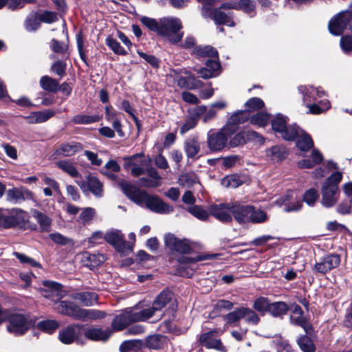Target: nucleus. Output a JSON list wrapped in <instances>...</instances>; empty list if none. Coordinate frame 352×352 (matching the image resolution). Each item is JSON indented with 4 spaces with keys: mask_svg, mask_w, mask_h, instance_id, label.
Returning <instances> with one entry per match:
<instances>
[{
    "mask_svg": "<svg viewBox=\"0 0 352 352\" xmlns=\"http://www.w3.org/2000/svg\"><path fill=\"white\" fill-rule=\"evenodd\" d=\"M270 305V302L267 298L259 297L254 301L253 308L261 315H265L266 312H268Z\"/></svg>",
    "mask_w": 352,
    "mask_h": 352,
    "instance_id": "nucleus-37",
    "label": "nucleus"
},
{
    "mask_svg": "<svg viewBox=\"0 0 352 352\" xmlns=\"http://www.w3.org/2000/svg\"><path fill=\"white\" fill-rule=\"evenodd\" d=\"M199 183V179L193 172L182 173L178 178V184L186 188H190Z\"/></svg>",
    "mask_w": 352,
    "mask_h": 352,
    "instance_id": "nucleus-27",
    "label": "nucleus"
},
{
    "mask_svg": "<svg viewBox=\"0 0 352 352\" xmlns=\"http://www.w3.org/2000/svg\"><path fill=\"white\" fill-rule=\"evenodd\" d=\"M184 149L188 158H197V156L201 150L199 138L195 136L187 138L184 143Z\"/></svg>",
    "mask_w": 352,
    "mask_h": 352,
    "instance_id": "nucleus-20",
    "label": "nucleus"
},
{
    "mask_svg": "<svg viewBox=\"0 0 352 352\" xmlns=\"http://www.w3.org/2000/svg\"><path fill=\"white\" fill-rule=\"evenodd\" d=\"M104 239L118 252L125 253L132 250V248L124 241V236L118 230L107 232L104 236Z\"/></svg>",
    "mask_w": 352,
    "mask_h": 352,
    "instance_id": "nucleus-14",
    "label": "nucleus"
},
{
    "mask_svg": "<svg viewBox=\"0 0 352 352\" xmlns=\"http://www.w3.org/2000/svg\"><path fill=\"white\" fill-rule=\"evenodd\" d=\"M264 107L263 101L259 98H252L245 103V110L247 111H255Z\"/></svg>",
    "mask_w": 352,
    "mask_h": 352,
    "instance_id": "nucleus-45",
    "label": "nucleus"
},
{
    "mask_svg": "<svg viewBox=\"0 0 352 352\" xmlns=\"http://www.w3.org/2000/svg\"><path fill=\"white\" fill-rule=\"evenodd\" d=\"M268 217L267 213L260 209L251 206V212L249 218V223H262L267 221Z\"/></svg>",
    "mask_w": 352,
    "mask_h": 352,
    "instance_id": "nucleus-31",
    "label": "nucleus"
},
{
    "mask_svg": "<svg viewBox=\"0 0 352 352\" xmlns=\"http://www.w3.org/2000/svg\"><path fill=\"white\" fill-rule=\"evenodd\" d=\"M143 154L140 153L133 155L129 159V165L132 166L131 173L133 175L137 177L144 173V166L146 162L142 159Z\"/></svg>",
    "mask_w": 352,
    "mask_h": 352,
    "instance_id": "nucleus-21",
    "label": "nucleus"
},
{
    "mask_svg": "<svg viewBox=\"0 0 352 352\" xmlns=\"http://www.w3.org/2000/svg\"><path fill=\"white\" fill-rule=\"evenodd\" d=\"M223 332V331L221 329L209 331L201 334L199 341L203 346L207 349H213L217 351H224L225 347L219 338Z\"/></svg>",
    "mask_w": 352,
    "mask_h": 352,
    "instance_id": "nucleus-8",
    "label": "nucleus"
},
{
    "mask_svg": "<svg viewBox=\"0 0 352 352\" xmlns=\"http://www.w3.org/2000/svg\"><path fill=\"white\" fill-rule=\"evenodd\" d=\"M38 327L47 333H52L58 328L59 324L54 320H47L39 322Z\"/></svg>",
    "mask_w": 352,
    "mask_h": 352,
    "instance_id": "nucleus-46",
    "label": "nucleus"
},
{
    "mask_svg": "<svg viewBox=\"0 0 352 352\" xmlns=\"http://www.w3.org/2000/svg\"><path fill=\"white\" fill-rule=\"evenodd\" d=\"M111 334L112 331L108 328L104 330L98 328L89 329V339L91 340L106 341Z\"/></svg>",
    "mask_w": 352,
    "mask_h": 352,
    "instance_id": "nucleus-30",
    "label": "nucleus"
},
{
    "mask_svg": "<svg viewBox=\"0 0 352 352\" xmlns=\"http://www.w3.org/2000/svg\"><path fill=\"white\" fill-rule=\"evenodd\" d=\"M197 121L196 120V118L189 117L184 124L182 126L180 129V133L182 134H184L188 132L191 129L194 128L197 125Z\"/></svg>",
    "mask_w": 352,
    "mask_h": 352,
    "instance_id": "nucleus-62",
    "label": "nucleus"
},
{
    "mask_svg": "<svg viewBox=\"0 0 352 352\" xmlns=\"http://www.w3.org/2000/svg\"><path fill=\"white\" fill-rule=\"evenodd\" d=\"M188 211L194 217L201 221H205L208 219L209 214H210L208 210L207 211L199 206H194L192 207H190L188 208Z\"/></svg>",
    "mask_w": 352,
    "mask_h": 352,
    "instance_id": "nucleus-42",
    "label": "nucleus"
},
{
    "mask_svg": "<svg viewBox=\"0 0 352 352\" xmlns=\"http://www.w3.org/2000/svg\"><path fill=\"white\" fill-rule=\"evenodd\" d=\"M234 133V129L231 125H226L220 131H210L207 135V142L212 151H219L227 144L228 138Z\"/></svg>",
    "mask_w": 352,
    "mask_h": 352,
    "instance_id": "nucleus-4",
    "label": "nucleus"
},
{
    "mask_svg": "<svg viewBox=\"0 0 352 352\" xmlns=\"http://www.w3.org/2000/svg\"><path fill=\"white\" fill-rule=\"evenodd\" d=\"M288 305L285 302L270 303L268 312L274 317L281 316L288 311Z\"/></svg>",
    "mask_w": 352,
    "mask_h": 352,
    "instance_id": "nucleus-33",
    "label": "nucleus"
},
{
    "mask_svg": "<svg viewBox=\"0 0 352 352\" xmlns=\"http://www.w3.org/2000/svg\"><path fill=\"white\" fill-rule=\"evenodd\" d=\"M182 74L188 75V72L184 69H174L170 76L174 78L177 86L188 89H195L200 86L201 82L196 80L194 76L184 77Z\"/></svg>",
    "mask_w": 352,
    "mask_h": 352,
    "instance_id": "nucleus-9",
    "label": "nucleus"
},
{
    "mask_svg": "<svg viewBox=\"0 0 352 352\" xmlns=\"http://www.w3.org/2000/svg\"><path fill=\"white\" fill-rule=\"evenodd\" d=\"M10 324L8 331L15 335H22L29 329L30 324L27 318L21 314H10Z\"/></svg>",
    "mask_w": 352,
    "mask_h": 352,
    "instance_id": "nucleus-11",
    "label": "nucleus"
},
{
    "mask_svg": "<svg viewBox=\"0 0 352 352\" xmlns=\"http://www.w3.org/2000/svg\"><path fill=\"white\" fill-rule=\"evenodd\" d=\"M298 91L302 95V100L305 104L310 103L325 95V91L320 87L316 88L312 86H300Z\"/></svg>",
    "mask_w": 352,
    "mask_h": 352,
    "instance_id": "nucleus-17",
    "label": "nucleus"
},
{
    "mask_svg": "<svg viewBox=\"0 0 352 352\" xmlns=\"http://www.w3.org/2000/svg\"><path fill=\"white\" fill-rule=\"evenodd\" d=\"M106 44L113 50L115 54L125 55L126 52L120 44L113 38L109 36L106 39Z\"/></svg>",
    "mask_w": 352,
    "mask_h": 352,
    "instance_id": "nucleus-48",
    "label": "nucleus"
},
{
    "mask_svg": "<svg viewBox=\"0 0 352 352\" xmlns=\"http://www.w3.org/2000/svg\"><path fill=\"white\" fill-rule=\"evenodd\" d=\"M171 294L168 291H162L155 299L152 307L156 312L163 309L170 300Z\"/></svg>",
    "mask_w": 352,
    "mask_h": 352,
    "instance_id": "nucleus-26",
    "label": "nucleus"
},
{
    "mask_svg": "<svg viewBox=\"0 0 352 352\" xmlns=\"http://www.w3.org/2000/svg\"><path fill=\"white\" fill-rule=\"evenodd\" d=\"M318 191L315 188L307 190L303 195V201L309 206H313L318 199Z\"/></svg>",
    "mask_w": 352,
    "mask_h": 352,
    "instance_id": "nucleus-49",
    "label": "nucleus"
},
{
    "mask_svg": "<svg viewBox=\"0 0 352 352\" xmlns=\"http://www.w3.org/2000/svg\"><path fill=\"white\" fill-rule=\"evenodd\" d=\"M13 255L17 258L19 259V261L22 263V264H25V265H30L31 267H38V268H41V265L37 262L36 261H35L34 258L24 254H22V253H19V252H13Z\"/></svg>",
    "mask_w": 352,
    "mask_h": 352,
    "instance_id": "nucleus-40",
    "label": "nucleus"
},
{
    "mask_svg": "<svg viewBox=\"0 0 352 352\" xmlns=\"http://www.w3.org/2000/svg\"><path fill=\"white\" fill-rule=\"evenodd\" d=\"M102 183L95 177L89 176V192L96 197H101L103 194Z\"/></svg>",
    "mask_w": 352,
    "mask_h": 352,
    "instance_id": "nucleus-39",
    "label": "nucleus"
},
{
    "mask_svg": "<svg viewBox=\"0 0 352 352\" xmlns=\"http://www.w3.org/2000/svg\"><path fill=\"white\" fill-rule=\"evenodd\" d=\"M270 116L267 113L261 112L258 113L250 118V122L259 126H264L268 124Z\"/></svg>",
    "mask_w": 352,
    "mask_h": 352,
    "instance_id": "nucleus-44",
    "label": "nucleus"
},
{
    "mask_svg": "<svg viewBox=\"0 0 352 352\" xmlns=\"http://www.w3.org/2000/svg\"><path fill=\"white\" fill-rule=\"evenodd\" d=\"M164 243L167 248L173 251L184 254L191 251V248L186 240L178 239L172 234L165 235Z\"/></svg>",
    "mask_w": 352,
    "mask_h": 352,
    "instance_id": "nucleus-15",
    "label": "nucleus"
},
{
    "mask_svg": "<svg viewBox=\"0 0 352 352\" xmlns=\"http://www.w3.org/2000/svg\"><path fill=\"white\" fill-rule=\"evenodd\" d=\"M119 186L126 196L140 206H145L153 212L168 214L173 211V207L166 204L160 198L148 195L126 181L119 183Z\"/></svg>",
    "mask_w": 352,
    "mask_h": 352,
    "instance_id": "nucleus-1",
    "label": "nucleus"
},
{
    "mask_svg": "<svg viewBox=\"0 0 352 352\" xmlns=\"http://www.w3.org/2000/svg\"><path fill=\"white\" fill-rule=\"evenodd\" d=\"M234 207L232 212L234 219L239 223H249L250 214L251 212V206L249 205H241L237 201H233Z\"/></svg>",
    "mask_w": 352,
    "mask_h": 352,
    "instance_id": "nucleus-19",
    "label": "nucleus"
},
{
    "mask_svg": "<svg viewBox=\"0 0 352 352\" xmlns=\"http://www.w3.org/2000/svg\"><path fill=\"white\" fill-rule=\"evenodd\" d=\"M182 98L184 102L192 104H197L199 102V98L195 95L186 91L182 93Z\"/></svg>",
    "mask_w": 352,
    "mask_h": 352,
    "instance_id": "nucleus-64",
    "label": "nucleus"
},
{
    "mask_svg": "<svg viewBox=\"0 0 352 352\" xmlns=\"http://www.w3.org/2000/svg\"><path fill=\"white\" fill-rule=\"evenodd\" d=\"M0 227L4 228H12L9 210L0 209Z\"/></svg>",
    "mask_w": 352,
    "mask_h": 352,
    "instance_id": "nucleus-53",
    "label": "nucleus"
},
{
    "mask_svg": "<svg viewBox=\"0 0 352 352\" xmlns=\"http://www.w3.org/2000/svg\"><path fill=\"white\" fill-rule=\"evenodd\" d=\"M129 309H131L133 322L146 321L154 316L155 313L152 307L142 310H139L135 307L129 308Z\"/></svg>",
    "mask_w": 352,
    "mask_h": 352,
    "instance_id": "nucleus-24",
    "label": "nucleus"
},
{
    "mask_svg": "<svg viewBox=\"0 0 352 352\" xmlns=\"http://www.w3.org/2000/svg\"><path fill=\"white\" fill-rule=\"evenodd\" d=\"M245 142L252 141L262 144L264 142L263 138L257 132L253 131H244Z\"/></svg>",
    "mask_w": 352,
    "mask_h": 352,
    "instance_id": "nucleus-58",
    "label": "nucleus"
},
{
    "mask_svg": "<svg viewBox=\"0 0 352 352\" xmlns=\"http://www.w3.org/2000/svg\"><path fill=\"white\" fill-rule=\"evenodd\" d=\"M300 349L303 352H315L316 346L312 340L307 336H302L297 340Z\"/></svg>",
    "mask_w": 352,
    "mask_h": 352,
    "instance_id": "nucleus-36",
    "label": "nucleus"
},
{
    "mask_svg": "<svg viewBox=\"0 0 352 352\" xmlns=\"http://www.w3.org/2000/svg\"><path fill=\"white\" fill-rule=\"evenodd\" d=\"M142 345V341L138 340L124 341L120 346V352H129L131 350L139 348Z\"/></svg>",
    "mask_w": 352,
    "mask_h": 352,
    "instance_id": "nucleus-50",
    "label": "nucleus"
},
{
    "mask_svg": "<svg viewBox=\"0 0 352 352\" xmlns=\"http://www.w3.org/2000/svg\"><path fill=\"white\" fill-rule=\"evenodd\" d=\"M243 318L248 324L256 325L260 321L259 316L252 309L248 307H243Z\"/></svg>",
    "mask_w": 352,
    "mask_h": 352,
    "instance_id": "nucleus-38",
    "label": "nucleus"
},
{
    "mask_svg": "<svg viewBox=\"0 0 352 352\" xmlns=\"http://www.w3.org/2000/svg\"><path fill=\"white\" fill-rule=\"evenodd\" d=\"M180 19L174 17L164 18L160 21V35L172 43H177L183 37Z\"/></svg>",
    "mask_w": 352,
    "mask_h": 352,
    "instance_id": "nucleus-3",
    "label": "nucleus"
},
{
    "mask_svg": "<svg viewBox=\"0 0 352 352\" xmlns=\"http://www.w3.org/2000/svg\"><path fill=\"white\" fill-rule=\"evenodd\" d=\"M56 165L59 168H60L61 170H63V171H65V173H67V174H69V175H71L72 177H75L78 174L77 170L76 169V168L72 165V164L69 161H67V160L58 161L56 163Z\"/></svg>",
    "mask_w": 352,
    "mask_h": 352,
    "instance_id": "nucleus-43",
    "label": "nucleus"
},
{
    "mask_svg": "<svg viewBox=\"0 0 352 352\" xmlns=\"http://www.w3.org/2000/svg\"><path fill=\"white\" fill-rule=\"evenodd\" d=\"M287 118L280 114H277L272 120V129L280 134L285 140H294L298 135V127L296 125H287Z\"/></svg>",
    "mask_w": 352,
    "mask_h": 352,
    "instance_id": "nucleus-7",
    "label": "nucleus"
},
{
    "mask_svg": "<svg viewBox=\"0 0 352 352\" xmlns=\"http://www.w3.org/2000/svg\"><path fill=\"white\" fill-rule=\"evenodd\" d=\"M75 338L78 342L85 344L88 339L87 328L84 325L70 326L59 333V339L64 344H71Z\"/></svg>",
    "mask_w": 352,
    "mask_h": 352,
    "instance_id": "nucleus-5",
    "label": "nucleus"
},
{
    "mask_svg": "<svg viewBox=\"0 0 352 352\" xmlns=\"http://www.w3.org/2000/svg\"><path fill=\"white\" fill-rule=\"evenodd\" d=\"M138 54L139 56L142 58L145 61H146L148 63H149L151 66L154 67H159V59L156 58L155 56L151 54H148L146 53H144L142 52H138Z\"/></svg>",
    "mask_w": 352,
    "mask_h": 352,
    "instance_id": "nucleus-61",
    "label": "nucleus"
},
{
    "mask_svg": "<svg viewBox=\"0 0 352 352\" xmlns=\"http://www.w3.org/2000/svg\"><path fill=\"white\" fill-rule=\"evenodd\" d=\"M340 47L345 53H349L352 51V37L351 36H344L340 38Z\"/></svg>",
    "mask_w": 352,
    "mask_h": 352,
    "instance_id": "nucleus-60",
    "label": "nucleus"
},
{
    "mask_svg": "<svg viewBox=\"0 0 352 352\" xmlns=\"http://www.w3.org/2000/svg\"><path fill=\"white\" fill-rule=\"evenodd\" d=\"M38 123H43L52 118L55 115L54 111L46 109L44 111H36Z\"/></svg>",
    "mask_w": 352,
    "mask_h": 352,
    "instance_id": "nucleus-59",
    "label": "nucleus"
},
{
    "mask_svg": "<svg viewBox=\"0 0 352 352\" xmlns=\"http://www.w3.org/2000/svg\"><path fill=\"white\" fill-rule=\"evenodd\" d=\"M243 318V307L238 308L234 311L228 314L225 319L228 323H234Z\"/></svg>",
    "mask_w": 352,
    "mask_h": 352,
    "instance_id": "nucleus-55",
    "label": "nucleus"
},
{
    "mask_svg": "<svg viewBox=\"0 0 352 352\" xmlns=\"http://www.w3.org/2000/svg\"><path fill=\"white\" fill-rule=\"evenodd\" d=\"M214 20L219 24H224L230 27L235 25L231 16L223 12L221 10H216L214 12Z\"/></svg>",
    "mask_w": 352,
    "mask_h": 352,
    "instance_id": "nucleus-35",
    "label": "nucleus"
},
{
    "mask_svg": "<svg viewBox=\"0 0 352 352\" xmlns=\"http://www.w3.org/2000/svg\"><path fill=\"white\" fill-rule=\"evenodd\" d=\"M296 140L297 147L302 151H307L314 146L313 140L310 135L307 134L304 131L298 129V135L295 137Z\"/></svg>",
    "mask_w": 352,
    "mask_h": 352,
    "instance_id": "nucleus-23",
    "label": "nucleus"
},
{
    "mask_svg": "<svg viewBox=\"0 0 352 352\" xmlns=\"http://www.w3.org/2000/svg\"><path fill=\"white\" fill-rule=\"evenodd\" d=\"M140 21L149 30L157 32V34H160V24H159L155 19L143 16L141 18Z\"/></svg>",
    "mask_w": 352,
    "mask_h": 352,
    "instance_id": "nucleus-51",
    "label": "nucleus"
},
{
    "mask_svg": "<svg viewBox=\"0 0 352 352\" xmlns=\"http://www.w3.org/2000/svg\"><path fill=\"white\" fill-rule=\"evenodd\" d=\"M194 54L199 57H214L217 58L218 52L212 47L207 46H197L193 51Z\"/></svg>",
    "mask_w": 352,
    "mask_h": 352,
    "instance_id": "nucleus-34",
    "label": "nucleus"
},
{
    "mask_svg": "<svg viewBox=\"0 0 352 352\" xmlns=\"http://www.w3.org/2000/svg\"><path fill=\"white\" fill-rule=\"evenodd\" d=\"M238 10L250 14L255 9V3L252 0H239L237 1Z\"/></svg>",
    "mask_w": 352,
    "mask_h": 352,
    "instance_id": "nucleus-52",
    "label": "nucleus"
},
{
    "mask_svg": "<svg viewBox=\"0 0 352 352\" xmlns=\"http://www.w3.org/2000/svg\"><path fill=\"white\" fill-rule=\"evenodd\" d=\"M34 217L39 223L41 228L43 230H47L51 224V219L45 214L35 210L34 212Z\"/></svg>",
    "mask_w": 352,
    "mask_h": 352,
    "instance_id": "nucleus-41",
    "label": "nucleus"
},
{
    "mask_svg": "<svg viewBox=\"0 0 352 352\" xmlns=\"http://www.w3.org/2000/svg\"><path fill=\"white\" fill-rule=\"evenodd\" d=\"M328 27L331 34L335 36L340 35L347 28L352 32V12H340L331 19Z\"/></svg>",
    "mask_w": 352,
    "mask_h": 352,
    "instance_id": "nucleus-6",
    "label": "nucleus"
},
{
    "mask_svg": "<svg viewBox=\"0 0 352 352\" xmlns=\"http://www.w3.org/2000/svg\"><path fill=\"white\" fill-rule=\"evenodd\" d=\"M247 111H241L234 113L229 119L226 125H231L234 129V133L237 130V125L245 122L248 120L249 116Z\"/></svg>",
    "mask_w": 352,
    "mask_h": 352,
    "instance_id": "nucleus-32",
    "label": "nucleus"
},
{
    "mask_svg": "<svg viewBox=\"0 0 352 352\" xmlns=\"http://www.w3.org/2000/svg\"><path fill=\"white\" fill-rule=\"evenodd\" d=\"M81 149L80 145L74 144H63L60 148H58L56 152V157L60 156H71L75 154L77 151Z\"/></svg>",
    "mask_w": 352,
    "mask_h": 352,
    "instance_id": "nucleus-29",
    "label": "nucleus"
},
{
    "mask_svg": "<svg viewBox=\"0 0 352 352\" xmlns=\"http://www.w3.org/2000/svg\"><path fill=\"white\" fill-rule=\"evenodd\" d=\"M233 207V201L212 204L208 207V211L212 216L219 221L230 222L232 219L231 213Z\"/></svg>",
    "mask_w": 352,
    "mask_h": 352,
    "instance_id": "nucleus-10",
    "label": "nucleus"
},
{
    "mask_svg": "<svg viewBox=\"0 0 352 352\" xmlns=\"http://www.w3.org/2000/svg\"><path fill=\"white\" fill-rule=\"evenodd\" d=\"M132 322H133V320L131 317V309L128 308L114 317L111 322V327L114 331H119L125 329Z\"/></svg>",
    "mask_w": 352,
    "mask_h": 352,
    "instance_id": "nucleus-18",
    "label": "nucleus"
},
{
    "mask_svg": "<svg viewBox=\"0 0 352 352\" xmlns=\"http://www.w3.org/2000/svg\"><path fill=\"white\" fill-rule=\"evenodd\" d=\"M229 144L231 147H236L239 145L246 143L244 131L236 133L233 138H230Z\"/></svg>",
    "mask_w": 352,
    "mask_h": 352,
    "instance_id": "nucleus-57",
    "label": "nucleus"
},
{
    "mask_svg": "<svg viewBox=\"0 0 352 352\" xmlns=\"http://www.w3.org/2000/svg\"><path fill=\"white\" fill-rule=\"evenodd\" d=\"M287 154L286 148L279 145L274 146L266 151V155L274 162L285 159Z\"/></svg>",
    "mask_w": 352,
    "mask_h": 352,
    "instance_id": "nucleus-25",
    "label": "nucleus"
},
{
    "mask_svg": "<svg viewBox=\"0 0 352 352\" xmlns=\"http://www.w3.org/2000/svg\"><path fill=\"white\" fill-rule=\"evenodd\" d=\"M38 19L41 21L50 23L55 21L57 19V16L56 13L46 11L39 15Z\"/></svg>",
    "mask_w": 352,
    "mask_h": 352,
    "instance_id": "nucleus-63",
    "label": "nucleus"
},
{
    "mask_svg": "<svg viewBox=\"0 0 352 352\" xmlns=\"http://www.w3.org/2000/svg\"><path fill=\"white\" fill-rule=\"evenodd\" d=\"M65 69L66 64L61 60L55 62L51 67L52 72L60 77H63L65 75Z\"/></svg>",
    "mask_w": 352,
    "mask_h": 352,
    "instance_id": "nucleus-56",
    "label": "nucleus"
},
{
    "mask_svg": "<svg viewBox=\"0 0 352 352\" xmlns=\"http://www.w3.org/2000/svg\"><path fill=\"white\" fill-rule=\"evenodd\" d=\"M321 204L325 208L333 207L338 199L339 190L336 184L323 185L321 190Z\"/></svg>",
    "mask_w": 352,
    "mask_h": 352,
    "instance_id": "nucleus-13",
    "label": "nucleus"
},
{
    "mask_svg": "<svg viewBox=\"0 0 352 352\" xmlns=\"http://www.w3.org/2000/svg\"><path fill=\"white\" fill-rule=\"evenodd\" d=\"M340 263V258L338 254H329L315 264L314 270L321 274H325L332 269L337 267Z\"/></svg>",
    "mask_w": 352,
    "mask_h": 352,
    "instance_id": "nucleus-16",
    "label": "nucleus"
},
{
    "mask_svg": "<svg viewBox=\"0 0 352 352\" xmlns=\"http://www.w3.org/2000/svg\"><path fill=\"white\" fill-rule=\"evenodd\" d=\"M6 199L13 204H20L25 200H34V193L23 186L12 188L7 190Z\"/></svg>",
    "mask_w": 352,
    "mask_h": 352,
    "instance_id": "nucleus-12",
    "label": "nucleus"
},
{
    "mask_svg": "<svg viewBox=\"0 0 352 352\" xmlns=\"http://www.w3.org/2000/svg\"><path fill=\"white\" fill-rule=\"evenodd\" d=\"M9 211L12 228L25 226L28 220V214L26 212L19 208H13Z\"/></svg>",
    "mask_w": 352,
    "mask_h": 352,
    "instance_id": "nucleus-22",
    "label": "nucleus"
},
{
    "mask_svg": "<svg viewBox=\"0 0 352 352\" xmlns=\"http://www.w3.org/2000/svg\"><path fill=\"white\" fill-rule=\"evenodd\" d=\"M21 3L20 0H0V10L3 7H7L11 10L21 9Z\"/></svg>",
    "mask_w": 352,
    "mask_h": 352,
    "instance_id": "nucleus-54",
    "label": "nucleus"
},
{
    "mask_svg": "<svg viewBox=\"0 0 352 352\" xmlns=\"http://www.w3.org/2000/svg\"><path fill=\"white\" fill-rule=\"evenodd\" d=\"M221 183L227 188H234L241 185L242 182L238 175H231L224 177Z\"/></svg>",
    "mask_w": 352,
    "mask_h": 352,
    "instance_id": "nucleus-47",
    "label": "nucleus"
},
{
    "mask_svg": "<svg viewBox=\"0 0 352 352\" xmlns=\"http://www.w3.org/2000/svg\"><path fill=\"white\" fill-rule=\"evenodd\" d=\"M88 294L86 292L77 293L73 295L74 302L60 301L56 311L76 320H85L88 317V311L85 308L88 305Z\"/></svg>",
    "mask_w": 352,
    "mask_h": 352,
    "instance_id": "nucleus-2",
    "label": "nucleus"
},
{
    "mask_svg": "<svg viewBox=\"0 0 352 352\" xmlns=\"http://www.w3.org/2000/svg\"><path fill=\"white\" fill-rule=\"evenodd\" d=\"M39 83L41 87L45 91L55 93L58 90V81L48 76H42Z\"/></svg>",
    "mask_w": 352,
    "mask_h": 352,
    "instance_id": "nucleus-28",
    "label": "nucleus"
}]
</instances>
